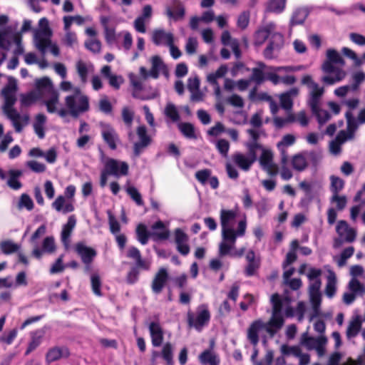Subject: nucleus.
Returning <instances> with one entry per match:
<instances>
[{
	"mask_svg": "<svg viewBox=\"0 0 365 365\" xmlns=\"http://www.w3.org/2000/svg\"><path fill=\"white\" fill-rule=\"evenodd\" d=\"M272 315L267 322L261 319L253 321L247 328V336L253 345L259 342V333L264 330L271 336H273L284 324V314L286 317H292L294 311L290 306V300L287 297L282 298L278 294L271 296Z\"/></svg>",
	"mask_w": 365,
	"mask_h": 365,
	"instance_id": "1",
	"label": "nucleus"
},
{
	"mask_svg": "<svg viewBox=\"0 0 365 365\" xmlns=\"http://www.w3.org/2000/svg\"><path fill=\"white\" fill-rule=\"evenodd\" d=\"M237 210L222 209L220 210V219L222 227V241L219 245L220 256L242 257L245 253V248L235 250L237 237L244 236L247 229V220L243 218L237 222V230H235L234 225L237 222Z\"/></svg>",
	"mask_w": 365,
	"mask_h": 365,
	"instance_id": "2",
	"label": "nucleus"
},
{
	"mask_svg": "<svg viewBox=\"0 0 365 365\" xmlns=\"http://www.w3.org/2000/svg\"><path fill=\"white\" fill-rule=\"evenodd\" d=\"M150 61L151 63V68L150 71H148L146 68L144 66H141L139 68L140 77H138L135 74L129 75L130 81L133 87L132 95L135 98L147 100L154 98L158 96V92L153 93V95L149 97H144L140 96V92L143 88V81L148 79L149 77L157 79L161 72L167 75V67L160 56H153L150 58Z\"/></svg>",
	"mask_w": 365,
	"mask_h": 365,
	"instance_id": "3",
	"label": "nucleus"
},
{
	"mask_svg": "<svg viewBox=\"0 0 365 365\" xmlns=\"http://www.w3.org/2000/svg\"><path fill=\"white\" fill-rule=\"evenodd\" d=\"M59 87L63 92H70L64 98L68 114L76 117L89 110V98L78 87L68 81H63Z\"/></svg>",
	"mask_w": 365,
	"mask_h": 365,
	"instance_id": "4",
	"label": "nucleus"
},
{
	"mask_svg": "<svg viewBox=\"0 0 365 365\" xmlns=\"http://www.w3.org/2000/svg\"><path fill=\"white\" fill-rule=\"evenodd\" d=\"M327 59L322 65V70L324 76L322 81L327 85H333L342 81L346 76V73L341 68L345 63L341 54L335 49L329 48L326 53Z\"/></svg>",
	"mask_w": 365,
	"mask_h": 365,
	"instance_id": "5",
	"label": "nucleus"
},
{
	"mask_svg": "<svg viewBox=\"0 0 365 365\" xmlns=\"http://www.w3.org/2000/svg\"><path fill=\"white\" fill-rule=\"evenodd\" d=\"M36 88L39 90L46 110L50 113H57L63 118L68 115L65 107L61 106L59 93L54 88L52 81L47 77L38 79L36 81Z\"/></svg>",
	"mask_w": 365,
	"mask_h": 365,
	"instance_id": "6",
	"label": "nucleus"
},
{
	"mask_svg": "<svg viewBox=\"0 0 365 365\" xmlns=\"http://www.w3.org/2000/svg\"><path fill=\"white\" fill-rule=\"evenodd\" d=\"M53 31L49 26L46 18H41L38 24V28L34 30V43L36 48L42 53H45L48 48L55 56H58L60 51L56 43L51 41Z\"/></svg>",
	"mask_w": 365,
	"mask_h": 365,
	"instance_id": "7",
	"label": "nucleus"
},
{
	"mask_svg": "<svg viewBox=\"0 0 365 365\" xmlns=\"http://www.w3.org/2000/svg\"><path fill=\"white\" fill-rule=\"evenodd\" d=\"M346 116L347 119L346 129L339 131L335 139L331 140L329 145V152L334 155H337L341 153L342 144L354 138V133L358 128V123L351 117V115L347 113Z\"/></svg>",
	"mask_w": 365,
	"mask_h": 365,
	"instance_id": "8",
	"label": "nucleus"
},
{
	"mask_svg": "<svg viewBox=\"0 0 365 365\" xmlns=\"http://www.w3.org/2000/svg\"><path fill=\"white\" fill-rule=\"evenodd\" d=\"M248 149L247 153L237 152L232 156V160L235 165L245 172L250 170L252 165L257 160V150L261 148L260 144H247Z\"/></svg>",
	"mask_w": 365,
	"mask_h": 365,
	"instance_id": "9",
	"label": "nucleus"
},
{
	"mask_svg": "<svg viewBox=\"0 0 365 365\" xmlns=\"http://www.w3.org/2000/svg\"><path fill=\"white\" fill-rule=\"evenodd\" d=\"M128 138L133 143L134 153L136 155H138L151 142L145 125H139L136 129V133L129 132Z\"/></svg>",
	"mask_w": 365,
	"mask_h": 365,
	"instance_id": "10",
	"label": "nucleus"
},
{
	"mask_svg": "<svg viewBox=\"0 0 365 365\" xmlns=\"http://www.w3.org/2000/svg\"><path fill=\"white\" fill-rule=\"evenodd\" d=\"M14 46V56L21 55L24 52V48L21 44V36L19 34H10L8 30L0 31V48L9 49L11 45Z\"/></svg>",
	"mask_w": 365,
	"mask_h": 365,
	"instance_id": "11",
	"label": "nucleus"
},
{
	"mask_svg": "<svg viewBox=\"0 0 365 365\" xmlns=\"http://www.w3.org/2000/svg\"><path fill=\"white\" fill-rule=\"evenodd\" d=\"M261 150V155L259 158V163L261 168L264 170L269 175L275 176L279 173V167L274 162V153L269 148H258Z\"/></svg>",
	"mask_w": 365,
	"mask_h": 365,
	"instance_id": "12",
	"label": "nucleus"
},
{
	"mask_svg": "<svg viewBox=\"0 0 365 365\" xmlns=\"http://www.w3.org/2000/svg\"><path fill=\"white\" fill-rule=\"evenodd\" d=\"M210 319V313L207 306L202 304L197 308L196 317L190 312L187 313V322L190 327H195L200 331L205 326Z\"/></svg>",
	"mask_w": 365,
	"mask_h": 365,
	"instance_id": "13",
	"label": "nucleus"
},
{
	"mask_svg": "<svg viewBox=\"0 0 365 365\" xmlns=\"http://www.w3.org/2000/svg\"><path fill=\"white\" fill-rule=\"evenodd\" d=\"M336 232L339 238L334 240V246L339 247L343 242H352L356 238V231L344 220H340L336 226Z\"/></svg>",
	"mask_w": 365,
	"mask_h": 365,
	"instance_id": "14",
	"label": "nucleus"
},
{
	"mask_svg": "<svg viewBox=\"0 0 365 365\" xmlns=\"http://www.w3.org/2000/svg\"><path fill=\"white\" fill-rule=\"evenodd\" d=\"M101 160L105 165V169L110 175L115 176L126 175L128 172V165L125 162L118 161L111 158H106L101 153Z\"/></svg>",
	"mask_w": 365,
	"mask_h": 365,
	"instance_id": "15",
	"label": "nucleus"
},
{
	"mask_svg": "<svg viewBox=\"0 0 365 365\" xmlns=\"http://www.w3.org/2000/svg\"><path fill=\"white\" fill-rule=\"evenodd\" d=\"M2 110L4 114L11 120L16 132H21L23 128L29 123V115L20 114L14 107Z\"/></svg>",
	"mask_w": 365,
	"mask_h": 365,
	"instance_id": "16",
	"label": "nucleus"
},
{
	"mask_svg": "<svg viewBox=\"0 0 365 365\" xmlns=\"http://www.w3.org/2000/svg\"><path fill=\"white\" fill-rule=\"evenodd\" d=\"M16 80L13 77H9L8 83L1 91V95L3 96L4 99V103L2 106V109L14 107V105L16 101Z\"/></svg>",
	"mask_w": 365,
	"mask_h": 365,
	"instance_id": "17",
	"label": "nucleus"
},
{
	"mask_svg": "<svg viewBox=\"0 0 365 365\" xmlns=\"http://www.w3.org/2000/svg\"><path fill=\"white\" fill-rule=\"evenodd\" d=\"M308 158H311L314 162L320 159L319 155L314 151L296 154L292 158V165L293 168L299 172L304 170L308 167Z\"/></svg>",
	"mask_w": 365,
	"mask_h": 365,
	"instance_id": "18",
	"label": "nucleus"
},
{
	"mask_svg": "<svg viewBox=\"0 0 365 365\" xmlns=\"http://www.w3.org/2000/svg\"><path fill=\"white\" fill-rule=\"evenodd\" d=\"M302 344L309 350H316L319 356H322L325 354V346L327 343V339L325 336H321L317 338L314 337H305L302 339Z\"/></svg>",
	"mask_w": 365,
	"mask_h": 365,
	"instance_id": "19",
	"label": "nucleus"
},
{
	"mask_svg": "<svg viewBox=\"0 0 365 365\" xmlns=\"http://www.w3.org/2000/svg\"><path fill=\"white\" fill-rule=\"evenodd\" d=\"M100 127L103 140L110 149L115 150L119 141L118 135L115 130L108 123H101Z\"/></svg>",
	"mask_w": 365,
	"mask_h": 365,
	"instance_id": "20",
	"label": "nucleus"
},
{
	"mask_svg": "<svg viewBox=\"0 0 365 365\" xmlns=\"http://www.w3.org/2000/svg\"><path fill=\"white\" fill-rule=\"evenodd\" d=\"M309 293L310 302L314 309L315 315L319 314V307L321 304V294L319 289L322 282L320 279L309 282Z\"/></svg>",
	"mask_w": 365,
	"mask_h": 365,
	"instance_id": "21",
	"label": "nucleus"
},
{
	"mask_svg": "<svg viewBox=\"0 0 365 365\" xmlns=\"http://www.w3.org/2000/svg\"><path fill=\"white\" fill-rule=\"evenodd\" d=\"M299 68L293 66L273 67L270 71L265 73V78L277 85L281 83V74L289 73L298 71Z\"/></svg>",
	"mask_w": 365,
	"mask_h": 365,
	"instance_id": "22",
	"label": "nucleus"
},
{
	"mask_svg": "<svg viewBox=\"0 0 365 365\" xmlns=\"http://www.w3.org/2000/svg\"><path fill=\"white\" fill-rule=\"evenodd\" d=\"M296 136L293 134L284 135L280 141L277 143V148L281 154V162L286 164L288 162V154L287 148L293 145L296 142Z\"/></svg>",
	"mask_w": 365,
	"mask_h": 365,
	"instance_id": "23",
	"label": "nucleus"
},
{
	"mask_svg": "<svg viewBox=\"0 0 365 365\" xmlns=\"http://www.w3.org/2000/svg\"><path fill=\"white\" fill-rule=\"evenodd\" d=\"M168 279V272L164 267H161L155 274L152 284V291L155 294H159L162 292L166 282Z\"/></svg>",
	"mask_w": 365,
	"mask_h": 365,
	"instance_id": "24",
	"label": "nucleus"
},
{
	"mask_svg": "<svg viewBox=\"0 0 365 365\" xmlns=\"http://www.w3.org/2000/svg\"><path fill=\"white\" fill-rule=\"evenodd\" d=\"M169 222L165 224L159 220L155 222L150 228V235L155 240H166L170 236V231L168 228Z\"/></svg>",
	"mask_w": 365,
	"mask_h": 365,
	"instance_id": "25",
	"label": "nucleus"
},
{
	"mask_svg": "<svg viewBox=\"0 0 365 365\" xmlns=\"http://www.w3.org/2000/svg\"><path fill=\"white\" fill-rule=\"evenodd\" d=\"M56 250L54 238L52 236L46 237L41 243V249L35 247L32 255L37 259H40L43 253L52 254Z\"/></svg>",
	"mask_w": 365,
	"mask_h": 365,
	"instance_id": "26",
	"label": "nucleus"
},
{
	"mask_svg": "<svg viewBox=\"0 0 365 365\" xmlns=\"http://www.w3.org/2000/svg\"><path fill=\"white\" fill-rule=\"evenodd\" d=\"M152 39L156 45L171 46L174 43V36L171 32H167L163 29H156L153 31Z\"/></svg>",
	"mask_w": 365,
	"mask_h": 365,
	"instance_id": "27",
	"label": "nucleus"
},
{
	"mask_svg": "<svg viewBox=\"0 0 365 365\" xmlns=\"http://www.w3.org/2000/svg\"><path fill=\"white\" fill-rule=\"evenodd\" d=\"M274 29L275 24L274 23H269L264 26L259 28L255 34L254 44L255 46L262 45L267 39L269 36H272Z\"/></svg>",
	"mask_w": 365,
	"mask_h": 365,
	"instance_id": "28",
	"label": "nucleus"
},
{
	"mask_svg": "<svg viewBox=\"0 0 365 365\" xmlns=\"http://www.w3.org/2000/svg\"><path fill=\"white\" fill-rule=\"evenodd\" d=\"M70 355V352L66 347L55 346L51 348L46 354V361L50 364L55 361L67 358Z\"/></svg>",
	"mask_w": 365,
	"mask_h": 365,
	"instance_id": "29",
	"label": "nucleus"
},
{
	"mask_svg": "<svg viewBox=\"0 0 365 365\" xmlns=\"http://www.w3.org/2000/svg\"><path fill=\"white\" fill-rule=\"evenodd\" d=\"M76 251L81 256L84 264H86V269H89V265L96 255V252L91 247H86L82 244L76 246Z\"/></svg>",
	"mask_w": 365,
	"mask_h": 365,
	"instance_id": "30",
	"label": "nucleus"
},
{
	"mask_svg": "<svg viewBox=\"0 0 365 365\" xmlns=\"http://www.w3.org/2000/svg\"><path fill=\"white\" fill-rule=\"evenodd\" d=\"M175 242L179 252L186 255L190 252V247L187 245V235L180 229H176L175 231Z\"/></svg>",
	"mask_w": 365,
	"mask_h": 365,
	"instance_id": "31",
	"label": "nucleus"
},
{
	"mask_svg": "<svg viewBox=\"0 0 365 365\" xmlns=\"http://www.w3.org/2000/svg\"><path fill=\"white\" fill-rule=\"evenodd\" d=\"M23 173L20 170L11 169L6 173V179L7 185L13 190H19L22 184L19 181V178L22 176Z\"/></svg>",
	"mask_w": 365,
	"mask_h": 365,
	"instance_id": "32",
	"label": "nucleus"
},
{
	"mask_svg": "<svg viewBox=\"0 0 365 365\" xmlns=\"http://www.w3.org/2000/svg\"><path fill=\"white\" fill-rule=\"evenodd\" d=\"M149 331L153 346H160L163 341V330L158 323L152 322L149 325Z\"/></svg>",
	"mask_w": 365,
	"mask_h": 365,
	"instance_id": "33",
	"label": "nucleus"
},
{
	"mask_svg": "<svg viewBox=\"0 0 365 365\" xmlns=\"http://www.w3.org/2000/svg\"><path fill=\"white\" fill-rule=\"evenodd\" d=\"M299 94L297 88H292L289 91L279 96L281 106L285 110H291L293 106V98Z\"/></svg>",
	"mask_w": 365,
	"mask_h": 365,
	"instance_id": "34",
	"label": "nucleus"
},
{
	"mask_svg": "<svg viewBox=\"0 0 365 365\" xmlns=\"http://www.w3.org/2000/svg\"><path fill=\"white\" fill-rule=\"evenodd\" d=\"M76 225V220L74 216L71 215L68 217V222L63 225L61 231V241L66 247H68L70 244V237Z\"/></svg>",
	"mask_w": 365,
	"mask_h": 365,
	"instance_id": "35",
	"label": "nucleus"
},
{
	"mask_svg": "<svg viewBox=\"0 0 365 365\" xmlns=\"http://www.w3.org/2000/svg\"><path fill=\"white\" fill-rule=\"evenodd\" d=\"M47 118L44 114L38 113L35 116L33 128L37 136L42 139L45 137Z\"/></svg>",
	"mask_w": 365,
	"mask_h": 365,
	"instance_id": "36",
	"label": "nucleus"
},
{
	"mask_svg": "<svg viewBox=\"0 0 365 365\" xmlns=\"http://www.w3.org/2000/svg\"><path fill=\"white\" fill-rule=\"evenodd\" d=\"M76 69L81 78V83L85 84L87 82L88 73L93 71V66L82 60H78L76 63Z\"/></svg>",
	"mask_w": 365,
	"mask_h": 365,
	"instance_id": "37",
	"label": "nucleus"
},
{
	"mask_svg": "<svg viewBox=\"0 0 365 365\" xmlns=\"http://www.w3.org/2000/svg\"><path fill=\"white\" fill-rule=\"evenodd\" d=\"M52 206L56 211L63 213L71 212L74 210L73 204L67 201L63 196H58L53 202Z\"/></svg>",
	"mask_w": 365,
	"mask_h": 365,
	"instance_id": "38",
	"label": "nucleus"
},
{
	"mask_svg": "<svg viewBox=\"0 0 365 365\" xmlns=\"http://www.w3.org/2000/svg\"><path fill=\"white\" fill-rule=\"evenodd\" d=\"M287 0H269L267 4V12L281 14L286 8Z\"/></svg>",
	"mask_w": 365,
	"mask_h": 365,
	"instance_id": "39",
	"label": "nucleus"
},
{
	"mask_svg": "<svg viewBox=\"0 0 365 365\" xmlns=\"http://www.w3.org/2000/svg\"><path fill=\"white\" fill-rule=\"evenodd\" d=\"M362 321L359 316H356L349 322L346 329V335L349 338L354 337L359 333L361 327Z\"/></svg>",
	"mask_w": 365,
	"mask_h": 365,
	"instance_id": "40",
	"label": "nucleus"
},
{
	"mask_svg": "<svg viewBox=\"0 0 365 365\" xmlns=\"http://www.w3.org/2000/svg\"><path fill=\"white\" fill-rule=\"evenodd\" d=\"M228 71V67L226 65L220 66L215 72L210 73L207 76V81L212 85H217V80L223 78Z\"/></svg>",
	"mask_w": 365,
	"mask_h": 365,
	"instance_id": "41",
	"label": "nucleus"
},
{
	"mask_svg": "<svg viewBox=\"0 0 365 365\" xmlns=\"http://www.w3.org/2000/svg\"><path fill=\"white\" fill-rule=\"evenodd\" d=\"M128 257L135 261L138 267L148 269L150 264L141 259L140 251L136 247H130L128 251Z\"/></svg>",
	"mask_w": 365,
	"mask_h": 365,
	"instance_id": "42",
	"label": "nucleus"
},
{
	"mask_svg": "<svg viewBox=\"0 0 365 365\" xmlns=\"http://www.w3.org/2000/svg\"><path fill=\"white\" fill-rule=\"evenodd\" d=\"M21 248L19 244L15 243L11 240H3L0 242V249L5 255H11L18 252Z\"/></svg>",
	"mask_w": 365,
	"mask_h": 365,
	"instance_id": "43",
	"label": "nucleus"
},
{
	"mask_svg": "<svg viewBox=\"0 0 365 365\" xmlns=\"http://www.w3.org/2000/svg\"><path fill=\"white\" fill-rule=\"evenodd\" d=\"M336 289V277L334 272L329 271L325 292L329 297H332Z\"/></svg>",
	"mask_w": 365,
	"mask_h": 365,
	"instance_id": "44",
	"label": "nucleus"
},
{
	"mask_svg": "<svg viewBox=\"0 0 365 365\" xmlns=\"http://www.w3.org/2000/svg\"><path fill=\"white\" fill-rule=\"evenodd\" d=\"M165 14L170 19H173L177 21L184 19L185 14V9L182 5L178 4L176 6L175 11H173L170 7H167L165 9Z\"/></svg>",
	"mask_w": 365,
	"mask_h": 365,
	"instance_id": "45",
	"label": "nucleus"
},
{
	"mask_svg": "<svg viewBox=\"0 0 365 365\" xmlns=\"http://www.w3.org/2000/svg\"><path fill=\"white\" fill-rule=\"evenodd\" d=\"M329 180L331 194L339 193L344 187V180L334 175L329 177Z\"/></svg>",
	"mask_w": 365,
	"mask_h": 365,
	"instance_id": "46",
	"label": "nucleus"
},
{
	"mask_svg": "<svg viewBox=\"0 0 365 365\" xmlns=\"http://www.w3.org/2000/svg\"><path fill=\"white\" fill-rule=\"evenodd\" d=\"M308 11L304 8L297 9L293 14L291 25L302 24L308 16Z\"/></svg>",
	"mask_w": 365,
	"mask_h": 365,
	"instance_id": "47",
	"label": "nucleus"
},
{
	"mask_svg": "<svg viewBox=\"0 0 365 365\" xmlns=\"http://www.w3.org/2000/svg\"><path fill=\"white\" fill-rule=\"evenodd\" d=\"M330 202L335 205L336 209L338 210H343L347 204V197L344 195L339 193L332 194L330 198Z\"/></svg>",
	"mask_w": 365,
	"mask_h": 365,
	"instance_id": "48",
	"label": "nucleus"
},
{
	"mask_svg": "<svg viewBox=\"0 0 365 365\" xmlns=\"http://www.w3.org/2000/svg\"><path fill=\"white\" fill-rule=\"evenodd\" d=\"M200 361L210 365H218L220 359L217 356L211 351H205L200 356Z\"/></svg>",
	"mask_w": 365,
	"mask_h": 365,
	"instance_id": "49",
	"label": "nucleus"
},
{
	"mask_svg": "<svg viewBox=\"0 0 365 365\" xmlns=\"http://www.w3.org/2000/svg\"><path fill=\"white\" fill-rule=\"evenodd\" d=\"M173 348L170 343L164 344L160 355L166 361V365H173Z\"/></svg>",
	"mask_w": 365,
	"mask_h": 365,
	"instance_id": "50",
	"label": "nucleus"
},
{
	"mask_svg": "<svg viewBox=\"0 0 365 365\" xmlns=\"http://www.w3.org/2000/svg\"><path fill=\"white\" fill-rule=\"evenodd\" d=\"M61 42L63 45L68 47H74L78 44L76 34L72 31H65L64 36L61 38Z\"/></svg>",
	"mask_w": 365,
	"mask_h": 365,
	"instance_id": "51",
	"label": "nucleus"
},
{
	"mask_svg": "<svg viewBox=\"0 0 365 365\" xmlns=\"http://www.w3.org/2000/svg\"><path fill=\"white\" fill-rule=\"evenodd\" d=\"M265 65L263 63H258V67L252 69V74L250 79V81H255L257 83H260L263 81L265 78V74L263 73V69Z\"/></svg>",
	"mask_w": 365,
	"mask_h": 365,
	"instance_id": "52",
	"label": "nucleus"
},
{
	"mask_svg": "<svg viewBox=\"0 0 365 365\" xmlns=\"http://www.w3.org/2000/svg\"><path fill=\"white\" fill-rule=\"evenodd\" d=\"M84 46L93 53H99L102 47L101 42L97 38H88L85 41Z\"/></svg>",
	"mask_w": 365,
	"mask_h": 365,
	"instance_id": "53",
	"label": "nucleus"
},
{
	"mask_svg": "<svg viewBox=\"0 0 365 365\" xmlns=\"http://www.w3.org/2000/svg\"><path fill=\"white\" fill-rule=\"evenodd\" d=\"M136 234L138 241L142 245L147 244L149 237H150V232L148 231L145 225L140 224L136 228Z\"/></svg>",
	"mask_w": 365,
	"mask_h": 365,
	"instance_id": "54",
	"label": "nucleus"
},
{
	"mask_svg": "<svg viewBox=\"0 0 365 365\" xmlns=\"http://www.w3.org/2000/svg\"><path fill=\"white\" fill-rule=\"evenodd\" d=\"M165 115L175 122L180 119V115L176 106L171 102H168L164 110Z\"/></svg>",
	"mask_w": 365,
	"mask_h": 365,
	"instance_id": "55",
	"label": "nucleus"
},
{
	"mask_svg": "<svg viewBox=\"0 0 365 365\" xmlns=\"http://www.w3.org/2000/svg\"><path fill=\"white\" fill-rule=\"evenodd\" d=\"M280 351L284 356H293L297 358H298L302 351L301 348L298 346H288L287 344L282 345Z\"/></svg>",
	"mask_w": 365,
	"mask_h": 365,
	"instance_id": "56",
	"label": "nucleus"
},
{
	"mask_svg": "<svg viewBox=\"0 0 365 365\" xmlns=\"http://www.w3.org/2000/svg\"><path fill=\"white\" fill-rule=\"evenodd\" d=\"M41 98V94L39 90L37 88L36 91L29 93L27 95L21 96V103L25 106H29L34 103L37 99Z\"/></svg>",
	"mask_w": 365,
	"mask_h": 365,
	"instance_id": "57",
	"label": "nucleus"
},
{
	"mask_svg": "<svg viewBox=\"0 0 365 365\" xmlns=\"http://www.w3.org/2000/svg\"><path fill=\"white\" fill-rule=\"evenodd\" d=\"M288 120L291 123L297 122L303 127L309 124V119L304 111H300L295 115H289Z\"/></svg>",
	"mask_w": 365,
	"mask_h": 365,
	"instance_id": "58",
	"label": "nucleus"
},
{
	"mask_svg": "<svg viewBox=\"0 0 365 365\" xmlns=\"http://www.w3.org/2000/svg\"><path fill=\"white\" fill-rule=\"evenodd\" d=\"M178 128L185 137L189 138H195V129L192 124L188 123H180Z\"/></svg>",
	"mask_w": 365,
	"mask_h": 365,
	"instance_id": "59",
	"label": "nucleus"
},
{
	"mask_svg": "<svg viewBox=\"0 0 365 365\" xmlns=\"http://www.w3.org/2000/svg\"><path fill=\"white\" fill-rule=\"evenodd\" d=\"M35 333H39V334H36L32 338V340L29 343L28 348L25 352L26 355H29L31 351L36 349L41 344V338L43 336L42 333L43 332L42 331H37Z\"/></svg>",
	"mask_w": 365,
	"mask_h": 365,
	"instance_id": "60",
	"label": "nucleus"
},
{
	"mask_svg": "<svg viewBox=\"0 0 365 365\" xmlns=\"http://www.w3.org/2000/svg\"><path fill=\"white\" fill-rule=\"evenodd\" d=\"M126 192L138 205L140 206L143 205L141 195L135 187L128 185L126 187Z\"/></svg>",
	"mask_w": 365,
	"mask_h": 365,
	"instance_id": "61",
	"label": "nucleus"
},
{
	"mask_svg": "<svg viewBox=\"0 0 365 365\" xmlns=\"http://www.w3.org/2000/svg\"><path fill=\"white\" fill-rule=\"evenodd\" d=\"M134 117V112L128 107H124L122 109V118L125 124L128 128H131L133 120Z\"/></svg>",
	"mask_w": 365,
	"mask_h": 365,
	"instance_id": "62",
	"label": "nucleus"
},
{
	"mask_svg": "<svg viewBox=\"0 0 365 365\" xmlns=\"http://www.w3.org/2000/svg\"><path fill=\"white\" fill-rule=\"evenodd\" d=\"M215 146L219 153L223 156L227 157L229 150H230V143L227 140L220 139L216 141Z\"/></svg>",
	"mask_w": 365,
	"mask_h": 365,
	"instance_id": "63",
	"label": "nucleus"
},
{
	"mask_svg": "<svg viewBox=\"0 0 365 365\" xmlns=\"http://www.w3.org/2000/svg\"><path fill=\"white\" fill-rule=\"evenodd\" d=\"M26 165L31 170L37 173H43L46 169V166L43 163L38 162L36 160L27 161L26 163Z\"/></svg>",
	"mask_w": 365,
	"mask_h": 365,
	"instance_id": "64",
	"label": "nucleus"
}]
</instances>
